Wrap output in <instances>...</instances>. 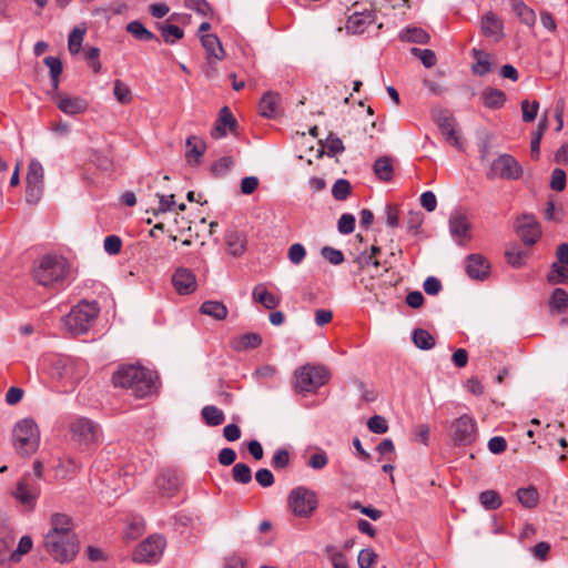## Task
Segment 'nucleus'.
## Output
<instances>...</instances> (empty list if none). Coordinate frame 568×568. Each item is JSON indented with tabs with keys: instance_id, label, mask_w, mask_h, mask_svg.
<instances>
[{
	"instance_id": "21",
	"label": "nucleus",
	"mask_w": 568,
	"mask_h": 568,
	"mask_svg": "<svg viewBox=\"0 0 568 568\" xmlns=\"http://www.w3.org/2000/svg\"><path fill=\"white\" fill-rule=\"evenodd\" d=\"M374 21L375 17L371 11L354 12L347 19L346 30L354 34L363 33Z\"/></svg>"
},
{
	"instance_id": "35",
	"label": "nucleus",
	"mask_w": 568,
	"mask_h": 568,
	"mask_svg": "<svg viewBox=\"0 0 568 568\" xmlns=\"http://www.w3.org/2000/svg\"><path fill=\"white\" fill-rule=\"evenodd\" d=\"M126 31L140 41L158 40L153 32L148 30L140 21L134 20L126 24Z\"/></svg>"
},
{
	"instance_id": "19",
	"label": "nucleus",
	"mask_w": 568,
	"mask_h": 568,
	"mask_svg": "<svg viewBox=\"0 0 568 568\" xmlns=\"http://www.w3.org/2000/svg\"><path fill=\"white\" fill-rule=\"evenodd\" d=\"M434 120L438 124L443 135H445L446 141L455 148H460L462 143L455 130L454 118L448 115L445 111H438L434 114Z\"/></svg>"
},
{
	"instance_id": "55",
	"label": "nucleus",
	"mask_w": 568,
	"mask_h": 568,
	"mask_svg": "<svg viewBox=\"0 0 568 568\" xmlns=\"http://www.w3.org/2000/svg\"><path fill=\"white\" fill-rule=\"evenodd\" d=\"M333 196L338 200H345L351 193V184L345 179H338L332 189Z\"/></svg>"
},
{
	"instance_id": "48",
	"label": "nucleus",
	"mask_w": 568,
	"mask_h": 568,
	"mask_svg": "<svg viewBox=\"0 0 568 568\" xmlns=\"http://www.w3.org/2000/svg\"><path fill=\"white\" fill-rule=\"evenodd\" d=\"M568 265L552 263L551 272L548 274V282L551 284L568 282Z\"/></svg>"
},
{
	"instance_id": "60",
	"label": "nucleus",
	"mask_w": 568,
	"mask_h": 568,
	"mask_svg": "<svg viewBox=\"0 0 568 568\" xmlns=\"http://www.w3.org/2000/svg\"><path fill=\"white\" fill-rule=\"evenodd\" d=\"M322 256L333 265H339L344 261V255L339 250L325 246L322 248Z\"/></svg>"
},
{
	"instance_id": "4",
	"label": "nucleus",
	"mask_w": 568,
	"mask_h": 568,
	"mask_svg": "<svg viewBox=\"0 0 568 568\" xmlns=\"http://www.w3.org/2000/svg\"><path fill=\"white\" fill-rule=\"evenodd\" d=\"M99 313L100 308L97 302L82 301L73 306L70 313L64 316L63 323L70 333L80 335L89 331Z\"/></svg>"
},
{
	"instance_id": "10",
	"label": "nucleus",
	"mask_w": 568,
	"mask_h": 568,
	"mask_svg": "<svg viewBox=\"0 0 568 568\" xmlns=\"http://www.w3.org/2000/svg\"><path fill=\"white\" fill-rule=\"evenodd\" d=\"M12 496L27 510H33L40 496V485L37 479L27 474L17 483Z\"/></svg>"
},
{
	"instance_id": "14",
	"label": "nucleus",
	"mask_w": 568,
	"mask_h": 568,
	"mask_svg": "<svg viewBox=\"0 0 568 568\" xmlns=\"http://www.w3.org/2000/svg\"><path fill=\"white\" fill-rule=\"evenodd\" d=\"M52 100L61 112L71 116L82 114L89 109V102L84 98L78 95L57 92L52 93Z\"/></svg>"
},
{
	"instance_id": "3",
	"label": "nucleus",
	"mask_w": 568,
	"mask_h": 568,
	"mask_svg": "<svg viewBox=\"0 0 568 568\" xmlns=\"http://www.w3.org/2000/svg\"><path fill=\"white\" fill-rule=\"evenodd\" d=\"M70 273L68 261L59 255H44L33 266L32 277L41 286L54 287L63 283Z\"/></svg>"
},
{
	"instance_id": "40",
	"label": "nucleus",
	"mask_w": 568,
	"mask_h": 568,
	"mask_svg": "<svg viewBox=\"0 0 568 568\" xmlns=\"http://www.w3.org/2000/svg\"><path fill=\"white\" fill-rule=\"evenodd\" d=\"M85 32L87 29L84 27H75L69 34L68 49L71 54L80 52Z\"/></svg>"
},
{
	"instance_id": "32",
	"label": "nucleus",
	"mask_w": 568,
	"mask_h": 568,
	"mask_svg": "<svg viewBox=\"0 0 568 568\" xmlns=\"http://www.w3.org/2000/svg\"><path fill=\"white\" fill-rule=\"evenodd\" d=\"M483 103L489 109H499L506 101V95L498 89H486L481 94Z\"/></svg>"
},
{
	"instance_id": "47",
	"label": "nucleus",
	"mask_w": 568,
	"mask_h": 568,
	"mask_svg": "<svg viewBox=\"0 0 568 568\" xmlns=\"http://www.w3.org/2000/svg\"><path fill=\"white\" fill-rule=\"evenodd\" d=\"M505 257L513 267H520L525 264L528 254L516 246H511L506 250Z\"/></svg>"
},
{
	"instance_id": "12",
	"label": "nucleus",
	"mask_w": 568,
	"mask_h": 568,
	"mask_svg": "<svg viewBox=\"0 0 568 568\" xmlns=\"http://www.w3.org/2000/svg\"><path fill=\"white\" fill-rule=\"evenodd\" d=\"M44 171L38 160H31L27 173L26 199L29 203H37L43 189Z\"/></svg>"
},
{
	"instance_id": "38",
	"label": "nucleus",
	"mask_w": 568,
	"mask_h": 568,
	"mask_svg": "<svg viewBox=\"0 0 568 568\" xmlns=\"http://www.w3.org/2000/svg\"><path fill=\"white\" fill-rule=\"evenodd\" d=\"M113 95L121 104H130L133 101V95L130 87L122 80H115L113 85Z\"/></svg>"
},
{
	"instance_id": "5",
	"label": "nucleus",
	"mask_w": 568,
	"mask_h": 568,
	"mask_svg": "<svg viewBox=\"0 0 568 568\" xmlns=\"http://www.w3.org/2000/svg\"><path fill=\"white\" fill-rule=\"evenodd\" d=\"M329 379V372L322 365L306 364L294 373V388L298 393H315Z\"/></svg>"
},
{
	"instance_id": "29",
	"label": "nucleus",
	"mask_w": 568,
	"mask_h": 568,
	"mask_svg": "<svg viewBox=\"0 0 568 568\" xmlns=\"http://www.w3.org/2000/svg\"><path fill=\"white\" fill-rule=\"evenodd\" d=\"M201 42L206 50L209 57L216 60H223L225 57L224 49L220 39L215 34H202Z\"/></svg>"
},
{
	"instance_id": "44",
	"label": "nucleus",
	"mask_w": 568,
	"mask_h": 568,
	"mask_svg": "<svg viewBox=\"0 0 568 568\" xmlns=\"http://www.w3.org/2000/svg\"><path fill=\"white\" fill-rule=\"evenodd\" d=\"M413 342L420 349H430L435 345L433 335L423 328L413 332Z\"/></svg>"
},
{
	"instance_id": "2",
	"label": "nucleus",
	"mask_w": 568,
	"mask_h": 568,
	"mask_svg": "<svg viewBox=\"0 0 568 568\" xmlns=\"http://www.w3.org/2000/svg\"><path fill=\"white\" fill-rule=\"evenodd\" d=\"M155 374L141 365H122L112 376L114 386L131 389L136 398H145L155 392Z\"/></svg>"
},
{
	"instance_id": "17",
	"label": "nucleus",
	"mask_w": 568,
	"mask_h": 568,
	"mask_svg": "<svg viewBox=\"0 0 568 568\" xmlns=\"http://www.w3.org/2000/svg\"><path fill=\"white\" fill-rule=\"evenodd\" d=\"M172 285L180 295H189L197 287L195 274L186 268L179 267L172 275Z\"/></svg>"
},
{
	"instance_id": "63",
	"label": "nucleus",
	"mask_w": 568,
	"mask_h": 568,
	"mask_svg": "<svg viewBox=\"0 0 568 568\" xmlns=\"http://www.w3.org/2000/svg\"><path fill=\"white\" fill-rule=\"evenodd\" d=\"M99 57L100 50L98 48H89L85 50V58L94 73H99L102 68Z\"/></svg>"
},
{
	"instance_id": "34",
	"label": "nucleus",
	"mask_w": 568,
	"mask_h": 568,
	"mask_svg": "<svg viewBox=\"0 0 568 568\" xmlns=\"http://www.w3.org/2000/svg\"><path fill=\"white\" fill-rule=\"evenodd\" d=\"M518 501L526 508H535L539 501V494L534 486L519 488L516 493Z\"/></svg>"
},
{
	"instance_id": "46",
	"label": "nucleus",
	"mask_w": 568,
	"mask_h": 568,
	"mask_svg": "<svg viewBox=\"0 0 568 568\" xmlns=\"http://www.w3.org/2000/svg\"><path fill=\"white\" fill-rule=\"evenodd\" d=\"M402 40L407 42L427 43L429 40L428 33L420 28H407L400 36Z\"/></svg>"
},
{
	"instance_id": "33",
	"label": "nucleus",
	"mask_w": 568,
	"mask_h": 568,
	"mask_svg": "<svg viewBox=\"0 0 568 568\" xmlns=\"http://www.w3.org/2000/svg\"><path fill=\"white\" fill-rule=\"evenodd\" d=\"M202 418L207 426H219L224 423L225 415L222 409L214 405H206L201 412Z\"/></svg>"
},
{
	"instance_id": "8",
	"label": "nucleus",
	"mask_w": 568,
	"mask_h": 568,
	"mask_svg": "<svg viewBox=\"0 0 568 568\" xmlns=\"http://www.w3.org/2000/svg\"><path fill=\"white\" fill-rule=\"evenodd\" d=\"M71 438L81 448H89L99 440L98 424L85 417H79L70 424Z\"/></svg>"
},
{
	"instance_id": "49",
	"label": "nucleus",
	"mask_w": 568,
	"mask_h": 568,
	"mask_svg": "<svg viewBox=\"0 0 568 568\" xmlns=\"http://www.w3.org/2000/svg\"><path fill=\"white\" fill-rule=\"evenodd\" d=\"M324 149L326 150V154L328 156H335L336 154L344 151V144L339 138L335 136L333 133H329L325 145L320 151V155L324 153Z\"/></svg>"
},
{
	"instance_id": "24",
	"label": "nucleus",
	"mask_w": 568,
	"mask_h": 568,
	"mask_svg": "<svg viewBox=\"0 0 568 568\" xmlns=\"http://www.w3.org/2000/svg\"><path fill=\"white\" fill-rule=\"evenodd\" d=\"M236 125V120L231 113L227 106H224L220 111L219 120L216 121L215 126L213 128L211 135L214 139H220L226 135V129L233 131Z\"/></svg>"
},
{
	"instance_id": "20",
	"label": "nucleus",
	"mask_w": 568,
	"mask_h": 568,
	"mask_svg": "<svg viewBox=\"0 0 568 568\" xmlns=\"http://www.w3.org/2000/svg\"><path fill=\"white\" fill-rule=\"evenodd\" d=\"M449 231L458 244L464 245L470 237V223L463 214H454L449 219Z\"/></svg>"
},
{
	"instance_id": "58",
	"label": "nucleus",
	"mask_w": 568,
	"mask_h": 568,
	"mask_svg": "<svg viewBox=\"0 0 568 568\" xmlns=\"http://www.w3.org/2000/svg\"><path fill=\"white\" fill-rule=\"evenodd\" d=\"M377 555L371 548H366L359 551L357 562L361 568H372L375 564Z\"/></svg>"
},
{
	"instance_id": "23",
	"label": "nucleus",
	"mask_w": 568,
	"mask_h": 568,
	"mask_svg": "<svg viewBox=\"0 0 568 568\" xmlns=\"http://www.w3.org/2000/svg\"><path fill=\"white\" fill-rule=\"evenodd\" d=\"M54 369L59 377L78 381L82 377L78 371V363L70 357H60L54 362Z\"/></svg>"
},
{
	"instance_id": "43",
	"label": "nucleus",
	"mask_w": 568,
	"mask_h": 568,
	"mask_svg": "<svg viewBox=\"0 0 568 568\" xmlns=\"http://www.w3.org/2000/svg\"><path fill=\"white\" fill-rule=\"evenodd\" d=\"M262 343V338L256 333H246L242 336H240L234 342V348L242 351V349H248V348H256Z\"/></svg>"
},
{
	"instance_id": "54",
	"label": "nucleus",
	"mask_w": 568,
	"mask_h": 568,
	"mask_svg": "<svg viewBox=\"0 0 568 568\" xmlns=\"http://www.w3.org/2000/svg\"><path fill=\"white\" fill-rule=\"evenodd\" d=\"M355 262L357 263L359 271H364V268L369 265H373L376 268L384 265L386 272L392 267L390 264L388 265V261H384V263H382L376 257H373V255L366 254L358 256Z\"/></svg>"
},
{
	"instance_id": "52",
	"label": "nucleus",
	"mask_w": 568,
	"mask_h": 568,
	"mask_svg": "<svg viewBox=\"0 0 568 568\" xmlns=\"http://www.w3.org/2000/svg\"><path fill=\"white\" fill-rule=\"evenodd\" d=\"M410 52L414 57L419 58L426 68H433L436 64V54L430 49L412 48Z\"/></svg>"
},
{
	"instance_id": "30",
	"label": "nucleus",
	"mask_w": 568,
	"mask_h": 568,
	"mask_svg": "<svg viewBox=\"0 0 568 568\" xmlns=\"http://www.w3.org/2000/svg\"><path fill=\"white\" fill-rule=\"evenodd\" d=\"M373 170L377 178L384 182H388L393 178V160L389 156L378 158L373 165Z\"/></svg>"
},
{
	"instance_id": "9",
	"label": "nucleus",
	"mask_w": 568,
	"mask_h": 568,
	"mask_svg": "<svg viewBox=\"0 0 568 568\" xmlns=\"http://www.w3.org/2000/svg\"><path fill=\"white\" fill-rule=\"evenodd\" d=\"M523 174V170L517 160L510 154H501L495 159L487 172L489 180H518Z\"/></svg>"
},
{
	"instance_id": "31",
	"label": "nucleus",
	"mask_w": 568,
	"mask_h": 568,
	"mask_svg": "<svg viewBox=\"0 0 568 568\" xmlns=\"http://www.w3.org/2000/svg\"><path fill=\"white\" fill-rule=\"evenodd\" d=\"M200 312L204 315L211 316L216 321H222L227 316V308L222 302L206 301L202 303Z\"/></svg>"
},
{
	"instance_id": "18",
	"label": "nucleus",
	"mask_w": 568,
	"mask_h": 568,
	"mask_svg": "<svg viewBox=\"0 0 568 568\" xmlns=\"http://www.w3.org/2000/svg\"><path fill=\"white\" fill-rule=\"evenodd\" d=\"M465 268L470 278L484 281L489 275L490 264L483 255L470 254L466 257Z\"/></svg>"
},
{
	"instance_id": "42",
	"label": "nucleus",
	"mask_w": 568,
	"mask_h": 568,
	"mask_svg": "<svg viewBox=\"0 0 568 568\" xmlns=\"http://www.w3.org/2000/svg\"><path fill=\"white\" fill-rule=\"evenodd\" d=\"M549 306L551 311L564 312L568 307V293L564 288H556L551 294Z\"/></svg>"
},
{
	"instance_id": "27",
	"label": "nucleus",
	"mask_w": 568,
	"mask_h": 568,
	"mask_svg": "<svg viewBox=\"0 0 568 568\" xmlns=\"http://www.w3.org/2000/svg\"><path fill=\"white\" fill-rule=\"evenodd\" d=\"M280 95L272 91L263 94L258 103L260 114L264 118H275L278 114Z\"/></svg>"
},
{
	"instance_id": "41",
	"label": "nucleus",
	"mask_w": 568,
	"mask_h": 568,
	"mask_svg": "<svg viewBox=\"0 0 568 568\" xmlns=\"http://www.w3.org/2000/svg\"><path fill=\"white\" fill-rule=\"evenodd\" d=\"M186 158L189 161L194 159L195 162H199L200 158L205 152V144L197 138L191 136L186 140Z\"/></svg>"
},
{
	"instance_id": "1",
	"label": "nucleus",
	"mask_w": 568,
	"mask_h": 568,
	"mask_svg": "<svg viewBox=\"0 0 568 568\" xmlns=\"http://www.w3.org/2000/svg\"><path fill=\"white\" fill-rule=\"evenodd\" d=\"M51 526L44 538L47 551L60 562L72 560L78 554L79 542L72 530L71 518L65 514H53Z\"/></svg>"
},
{
	"instance_id": "62",
	"label": "nucleus",
	"mask_w": 568,
	"mask_h": 568,
	"mask_svg": "<svg viewBox=\"0 0 568 568\" xmlns=\"http://www.w3.org/2000/svg\"><path fill=\"white\" fill-rule=\"evenodd\" d=\"M104 250L111 255H115L121 251L122 241L116 235H109L104 239Z\"/></svg>"
},
{
	"instance_id": "26",
	"label": "nucleus",
	"mask_w": 568,
	"mask_h": 568,
	"mask_svg": "<svg viewBox=\"0 0 568 568\" xmlns=\"http://www.w3.org/2000/svg\"><path fill=\"white\" fill-rule=\"evenodd\" d=\"M155 485L163 496H173L180 486L179 477L170 471L162 473L158 476Z\"/></svg>"
},
{
	"instance_id": "25",
	"label": "nucleus",
	"mask_w": 568,
	"mask_h": 568,
	"mask_svg": "<svg viewBox=\"0 0 568 568\" xmlns=\"http://www.w3.org/2000/svg\"><path fill=\"white\" fill-rule=\"evenodd\" d=\"M509 6L511 12L520 20L521 23L529 28L535 26L537 20L536 13L523 0H509Z\"/></svg>"
},
{
	"instance_id": "51",
	"label": "nucleus",
	"mask_w": 568,
	"mask_h": 568,
	"mask_svg": "<svg viewBox=\"0 0 568 568\" xmlns=\"http://www.w3.org/2000/svg\"><path fill=\"white\" fill-rule=\"evenodd\" d=\"M520 108H521V113H523V121L530 123L536 119V116L538 114L539 102L538 101L529 102L528 100H523L520 103Z\"/></svg>"
},
{
	"instance_id": "53",
	"label": "nucleus",
	"mask_w": 568,
	"mask_h": 568,
	"mask_svg": "<svg viewBox=\"0 0 568 568\" xmlns=\"http://www.w3.org/2000/svg\"><path fill=\"white\" fill-rule=\"evenodd\" d=\"M184 6L203 17L213 14L212 8L206 0H184Z\"/></svg>"
},
{
	"instance_id": "7",
	"label": "nucleus",
	"mask_w": 568,
	"mask_h": 568,
	"mask_svg": "<svg viewBox=\"0 0 568 568\" xmlns=\"http://www.w3.org/2000/svg\"><path fill=\"white\" fill-rule=\"evenodd\" d=\"M287 506L298 518H310L318 507L317 494L304 486L293 488L287 496Z\"/></svg>"
},
{
	"instance_id": "15",
	"label": "nucleus",
	"mask_w": 568,
	"mask_h": 568,
	"mask_svg": "<svg viewBox=\"0 0 568 568\" xmlns=\"http://www.w3.org/2000/svg\"><path fill=\"white\" fill-rule=\"evenodd\" d=\"M165 540L162 536H150L142 541L133 552L138 562H148L158 558L164 550Z\"/></svg>"
},
{
	"instance_id": "56",
	"label": "nucleus",
	"mask_w": 568,
	"mask_h": 568,
	"mask_svg": "<svg viewBox=\"0 0 568 568\" xmlns=\"http://www.w3.org/2000/svg\"><path fill=\"white\" fill-rule=\"evenodd\" d=\"M306 256L305 247L300 243H294L288 247L287 257L294 265H300Z\"/></svg>"
},
{
	"instance_id": "36",
	"label": "nucleus",
	"mask_w": 568,
	"mask_h": 568,
	"mask_svg": "<svg viewBox=\"0 0 568 568\" xmlns=\"http://www.w3.org/2000/svg\"><path fill=\"white\" fill-rule=\"evenodd\" d=\"M159 30L163 40L170 44L175 43L184 37V31L175 24L161 23L159 24Z\"/></svg>"
},
{
	"instance_id": "6",
	"label": "nucleus",
	"mask_w": 568,
	"mask_h": 568,
	"mask_svg": "<svg viewBox=\"0 0 568 568\" xmlns=\"http://www.w3.org/2000/svg\"><path fill=\"white\" fill-rule=\"evenodd\" d=\"M40 432L38 425L29 418L18 422L13 428V445L21 456L32 455L39 447Z\"/></svg>"
},
{
	"instance_id": "28",
	"label": "nucleus",
	"mask_w": 568,
	"mask_h": 568,
	"mask_svg": "<svg viewBox=\"0 0 568 568\" xmlns=\"http://www.w3.org/2000/svg\"><path fill=\"white\" fill-rule=\"evenodd\" d=\"M230 254L241 256L246 250V235L243 232L230 231L225 236Z\"/></svg>"
},
{
	"instance_id": "11",
	"label": "nucleus",
	"mask_w": 568,
	"mask_h": 568,
	"mask_svg": "<svg viewBox=\"0 0 568 568\" xmlns=\"http://www.w3.org/2000/svg\"><path fill=\"white\" fill-rule=\"evenodd\" d=\"M452 438L455 445L468 446L477 438V424L475 419L465 414L452 424Z\"/></svg>"
},
{
	"instance_id": "45",
	"label": "nucleus",
	"mask_w": 568,
	"mask_h": 568,
	"mask_svg": "<svg viewBox=\"0 0 568 568\" xmlns=\"http://www.w3.org/2000/svg\"><path fill=\"white\" fill-rule=\"evenodd\" d=\"M232 478L239 484H248L252 480V470L244 463H237L233 466Z\"/></svg>"
},
{
	"instance_id": "39",
	"label": "nucleus",
	"mask_w": 568,
	"mask_h": 568,
	"mask_svg": "<svg viewBox=\"0 0 568 568\" xmlns=\"http://www.w3.org/2000/svg\"><path fill=\"white\" fill-rule=\"evenodd\" d=\"M481 506L487 510H495L501 506V498L496 490H484L479 495Z\"/></svg>"
},
{
	"instance_id": "13",
	"label": "nucleus",
	"mask_w": 568,
	"mask_h": 568,
	"mask_svg": "<svg viewBox=\"0 0 568 568\" xmlns=\"http://www.w3.org/2000/svg\"><path fill=\"white\" fill-rule=\"evenodd\" d=\"M515 230L526 245H534L541 236V227L535 215L521 214L515 221Z\"/></svg>"
},
{
	"instance_id": "64",
	"label": "nucleus",
	"mask_w": 568,
	"mask_h": 568,
	"mask_svg": "<svg viewBox=\"0 0 568 568\" xmlns=\"http://www.w3.org/2000/svg\"><path fill=\"white\" fill-rule=\"evenodd\" d=\"M255 479L262 487H271L274 484V476L267 468H261L255 474Z\"/></svg>"
},
{
	"instance_id": "57",
	"label": "nucleus",
	"mask_w": 568,
	"mask_h": 568,
	"mask_svg": "<svg viewBox=\"0 0 568 568\" xmlns=\"http://www.w3.org/2000/svg\"><path fill=\"white\" fill-rule=\"evenodd\" d=\"M367 427L375 434H385L388 430L387 420L379 415H374L367 422Z\"/></svg>"
},
{
	"instance_id": "22",
	"label": "nucleus",
	"mask_w": 568,
	"mask_h": 568,
	"mask_svg": "<svg viewBox=\"0 0 568 568\" xmlns=\"http://www.w3.org/2000/svg\"><path fill=\"white\" fill-rule=\"evenodd\" d=\"M252 298L255 303L262 304L267 310H274L281 303V297L268 292L264 283H260L254 286Z\"/></svg>"
},
{
	"instance_id": "59",
	"label": "nucleus",
	"mask_w": 568,
	"mask_h": 568,
	"mask_svg": "<svg viewBox=\"0 0 568 568\" xmlns=\"http://www.w3.org/2000/svg\"><path fill=\"white\" fill-rule=\"evenodd\" d=\"M550 187L560 192L566 187V173L561 169H555L551 173Z\"/></svg>"
},
{
	"instance_id": "37",
	"label": "nucleus",
	"mask_w": 568,
	"mask_h": 568,
	"mask_svg": "<svg viewBox=\"0 0 568 568\" xmlns=\"http://www.w3.org/2000/svg\"><path fill=\"white\" fill-rule=\"evenodd\" d=\"M473 53L476 59V62L473 65V72L478 75L487 74L491 69L489 54L476 49L473 50Z\"/></svg>"
},
{
	"instance_id": "61",
	"label": "nucleus",
	"mask_w": 568,
	"mask_h": 568,
	"mask_svg": "<svg viewBox=\"0 0 568 568\" xmlns=\"http://www.w3.org/2000/svg\"><path fill=\"white\" fill-rule=\"evenodd\" d=\"M355 229V217L349 213H344L338 220V231L342 234H351Z\"/></svg>"
},
{
	"instance_id": "16",
	"label": "nucleus",
	"mask_w": 568,
	"mask_h": 568,
	"mask_svg": "<svg viewBox=\"0 0 568 568\" xmlns=\"http://www.w3.org/2000/svg\"><path fill=\"white\" fill-rule=\"evenodd\" d=\"M480 31L494 42H499L505 38L504 21L495 12L488 11L480 19Z\"/></svg>"
},
{
	"instance_id": "50",
	"label": "nucleus",
	"mask_w": 568,
	"mask_h": 568,
	"mask_svg": "<svg viewBox=\"0 0 568 568\" xmlns=\"http://www.w3.org/2000/svg\"><path fill=\"white\" fill-rule=\"evenodd\" d=\"M234 160L231 156H223L213 163L211 171L216 178L224 176L233 166Z\"/></svg>"
}]
</instances>
